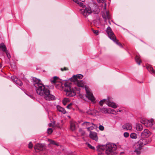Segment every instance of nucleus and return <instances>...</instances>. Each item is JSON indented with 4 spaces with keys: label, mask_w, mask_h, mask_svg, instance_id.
I'll return each mask as SVG.
<instances>
[{
    "label": "nucleus",
    "mask_w": 155,
    "mask_h": 155,
    "mask_svg": "<svg viewBox=\"0 0 155 155\" xmlns=\"http://www.w3.org/2000/svg\"><path fill=\"white\" fill-rule=\"evenodd\" d=\"M90 131L89 136L93 140L97 141L98 140V137L97 135V133L94 132Z\"/></svg>",
    "instance_id": "15"
},
{
    "label": "nucleus",
    "mask_w": 155,
    "mask_h": 155,
    "mask_svg": "<svg viewBox=\"0 0 155 155\" xmlns=\"http://www.w3.org/2000/svg\"><path fill=\"white\" fill-rule=\"evenodd\" d=\"M93 32L94 34H95L97 35L98 34V31L97 30H93Z\"/></svg>",
    "instance_id": "42"
},
{
    "label": "nucleus",
    "mask_w": 155,
    "mask_h": 155,
    "mask_svg": "<svg viewBox=\"0 0 155 155\" xmlns=\"http://www.w3.org/2000/svg\"><path fill=\"white\" fill-rule=\"evenodd\" d=\"M135 60L137 63L139 65L140 64L141 61L140 59V57L138 56H136L135 58Z\"/></svg>",
    "instance_id": "26"
},
{
    "label": "nucleus",
    "mask_w": 155,
    "mask_h": 155,
    "mask_svg": "<svg viewBox=\"0 0 155 155\" xmlns=\"http://www.w3.org/2000/svg\"><path fill=\"white\" fill-rule=\"evenodd\" d=\"M57 108L58 111L62 113L63 114H65L66 113L65 109L60 106H57Z\"/></svg>",
    "instance_id": "19"
},
{
    "label": "nucleus",
    "mask_w": 155,
    "mask_h": 155,
    "mask_svg": "<svg viewBox=\"0 0 155 155\" xmlns=\"http://www.w3.org/2000/svg\"><path fill=\"white\" fill-rule=\"evenodd\" d=\"M6 54L8 58H10L11 57L10 55V54L7 51H5Z\"/></svg>",
    "instance_id": "40"
},
{
    "label": "nucleus",
    "mask_w": 155,
    "mask_h": 155,
    "mask_svg": "<svg viewBox=\"0 0 155 155\" xmlns=\"http://www.w3.org/2000/svg\"><path fill=\"white\" fill-rule=\"evenodd\" d=\"M124 136L125 137H127L129 136V134L128 132H125L124 134Z\"/></svg>",
    "instance_id": "34"
},
{
    "label": "nucleus",
    "mask_w": 155,
    "mask_h": 155,
    "mask_svg": "<svg viewBox=\"0 0 155 155\" xmlns=\"http://www.w3.org/2000/svg\"><path fill=\"white\" fill-rule=\"evenodd\" d=\"M75 123L74 122H72L70 123V129L71 130H74L76 128L75 126Z\"/></svg>",
    "instance_id": "22"
},
{
    "label": "nucleus",
    "mask_w": 155,
    "mask_h": 155,
    "mask_svg": "<svg viewBox=\"0 0 155 155\" xmlns=\"http://www.w3.org/2000/svg\"><path fill=\"white\" fill-rule=\"evenodd\" d=\"M115 41H114L115 42L117 45H118L120 46L121 47H122V45H121V43H120L119 42H117V40L116 39V38L115 37Z\"/></svg>",
    "instance_id": "33"
},
{
    "label": "nucleus",
    "mask_w": 155,
    "mask_h": 155,
    "mask_svg": "<svg viewBox=\"0 0 155 155\" xmlns=\"http://www.w3.org/2000/svg\"><path fill=\"white\" fill-rule=\"evenodd\" d=\"M12 80L15 82L18 85L21 86L22 85V83L21 81L15 76H12L11 77Z\"/></svg>",
    "instance_id": "14"
},
{
    "label": "nucleus",
    "mask_w": 155,
    "mask_h": 155,
    "mask_svg": "<svg viewBox=\"0 0 155 155\" xmlns=\"http://www.w3.org/2000/svg\"><path fill=\"white\" fill-rule=\"evenodd\" d=\"M61 70L62 71L67 70V68H61Z\"/></svg>",
    "instance_id": "45"
},
{
    "label": "nucleus",
    "mask_w": 155,
    "mask_h": 155,
    "mask_svg": "<svg viewBox=\"0 0 155 155\" xmlns=\"http://www.w3.org/2000/svg\"><path fill=\"white\" fill-rule=\"evenodd\" d=\"M50 81L52 83L56 84L55 86L57 87L58 85L59 86H61V83H59L58 84H57V83L58 82L59 79L58 77L56 76H54L53 78H51Z\"/></svg>",
    "instance_id": "11"
},
{
    "label": "nucleus",
    "mask_w": 155,
    "mask_h": 155,
    "mask_svg": "<svg viewBox=\"0 0 155 155\" xmlns=\"http://www.w3.org/2000/svg\"><path fill=\"white\" fill-rule=\"evenodd\" d=\"M52 131L53 130L51 128H49L48 130V133L49 134H51Z\"/></svg>",
    "instance_id": "36"
},
{
    "label": "nucleus",
    "mask_w": 155,
    "mask_h": 155,
    "mask_svg": "<svg viewBox=\"0 0 155 155\" xmlns=\"http://www.w3.org/2000/svg\"><path fill=\"white\" fill-rule=\"evenodd\" d=\"M54 122L52 123H50L49 124V126L50 127H53L54 126Z\"/></svg>",
    "instance_id": "41"
},
{
    "label": "nucleus",
    "mask_w": 155,
    "mask_h": 155,
    "mask_svg": "<svg viewBox=\"0 0 155 155\" xmlns=\"http://www.w3.org/2000/svg\"><path fill=\"white\" fill-rule=\"evenodd\" d=\"M75 84L77 85L78 87H83L84 86V84L82 81L78 80L75 81H73Z\"/></svg>",
    "instance_id": "17"
},
{
    "label": "nucleus",
    "mask_w": 155,
    "mask_h": 155,
    "mask_svg": "<svg viewBox=\"0 0 155 155\" xmlns=\"http://www.w3.org/2000/svg\"><path fill=\"white\" fill-rule=\"evenodd\" d=\"M147 68L148 71H151L152 73L155 75V71L153 69V68L151 66H149L147 67Z\"/></svg>",
    "instance_id": "27"
},
{
    "label": "nucleus",
    "mask_w": 155,
    "mask_h": 155,
    "mask_svg": "<svg viewBox=\"0 0 155 155\" xmlns=\"http://www.w3.org/2000/svg\"><path fill=\"white\" fill-rule=\"evenodd\" d=\"M81 125L85 127L88 131H90L91 130H93L94 128L93 126H95V125L93 123L88 122H84L81 124Z\"/></svg>",
    "instance_id": "7"
},
{
    "label": "nucleus",
    "mask_w": 155,
    "mask_h": 155,
    "mask_svg": "<svg viewBox=\"0 0 155 155\" xmlns=\"http://www.w3.org/2000/svg\"><path fill=\"white\" fill-rule=\"evenodd\" d=\"M130 137L133 139H136L137 138V135L136 133H132L130 135Z\"/></svg>",
    "instance_id": "29"
},
{
    "label": "nucleus",
    "mask_w": 155,
    "mask_h": 155,
    "mask_svg": "<svg viewBox=\"0 0 155 155\" xmlns=\"http://www.w3.org/2000/svg\"><path fill=\"white\" fill-rule=\"evenodd\" d=\"M118 110H117L116 111L113 109H112L111 110V112L110 113H112V114H117V112H118Z\"/></svg>",
    "instance_id": "35"
},
{
    "label": "nucleus",
    "mask_w": 155,
    "mask_h": 155,
    "mask_svg": "<svg viewBox=\"0 0 155 155\" xmlns=\"http://www.w3.org/2000/svg\"><path fill=\"white\" fill-rule=\"evenodd\" d=\"M32 81L34 86L36 88V92L38 94L47 101L54 99V96L50 94L49 90L41 84L40 79L34 78L32 79Z\"/></svg>",
    "instance_id": "1"
},
{
    "label": "nucleus",
    "mask_w": 155,
    "mask_h": 155,
    "mask_svg": "<svg viewBox=\"0 0 155 155\" xmlns=\"http://www.w3.org/2000/svg\"><path fill=\"white\" fill-rule=\"evenodd\" d=\"M105 10L104 11L102 14V17L106 21L107 19H109L110 18V16L109 12Z\"/></svg>",
    "instance_id": "13"
},
{
    "label": "nucleus",
    "mask_w": 155,
    "mask_h": 155,
    "mask_svg": "<svg viewBox=\"0 0 155 155\" xmlns=\"http://www.w3.org/2000/svg\"><path fill=\"white\" fill-rule=\"evenodd\" d=\"M80 1L82 2H84V1L85 0H79Z\"/></svg>",
    "instance_id": "46"
},
{
    "label": "nucleus",
    "mask_w": 155,
    "mask_h": 155,
    "mask_svg": "<svg viewBox=\"0 0 155 155\" xmlns=\"http://www.w3.org/2000/svg\"><path fill=\"white\" fill-rule=\"evenodd\" d=\"M65 87L64 91L67 96L73 97L76 95V93H80V89L78 87H74L73 88L71 84L69 82H67L64 84Z\"/></svg>",
    "instance_id": "3"
},
{
    "label": "nucleus",
    "mask_w": 155,
    "mask_h": 155,
    "mask_svg": "<svg viewBox=\"0 0 155 155\" xmlns=\"http://www.w3.org/2000/svg\"><path fill=\"white\" fill-rule=\"evenodd\" d=\"M83 75L81 74H78L76 75H74L70 79V81H75L78 80V79H81L83 77Z\"/></svg>",
    "instance_id": "12"
},
{
    "label": "nucleus",
    "mask_w": 155,
    "mask_h": 155,
    "mask_svg": "<svg viewBox=\"0 0 155 155\" xmlns=\"http://www.w3.org/2000/svg\"><path fill=\"white\" fill-rule=\"evenodd\" d=\"M28 148L30 149L32 148L33 147V144L31 142H30L28 145Z\"/></svg>",
    "instance_id": "37"
},
{
    "label": "nucleus",
    "mask_w": 155,
    "mask_h": 155,
    "mask_svg": "<svg viewBox=\"0 0 155 155\" xmlns=\"http://www.w3.org/2000/svg\"><path fill=\"white\" fill-rule=\"evenodd\" d=\"M0 48L2 49V50L3 51H6V48L5 45L3 43H2L0 44Z\"/></svg>",
    "instance_id": "23"
},
{
    "label": "nucleus",
    "mask_w": 155,
    "mask_h": 155,
    "mask_svg": "<svg viewBox=\"0 0 155 155\" xmlns=\"http://www.w3.org/2000/svg\"><path fill=\"white\" fill-rule=\"evenodd\" d=\"M141 122L146 127H151L153 125V120H141Z\"/></svg>",
    "instance_id": "10"
},
{
    "label": "nucleus",
    "mask_w": 155,
    "mask_h": 155,
    "mask_svg": "<svg viewBox=\"0 0 155 155\" xmlns=\"http://www.w3.org/2000/svg\"><path fill=\"white\" fill-rule=\"evenodd\" d=\"M151 134L150 132L147 129L144 130L141 133V139L133 146L134 148L135 149L134 152L137 154H139L140 153L142 147L144 145L148 143L147 140L145 138L149 137Z\"/></svg>",
    "instance_id": "2"
},
{
    "label": "nucleus",
    "mask_w": 155,
    "mask_h": 155,
    "mask_svg": "<svg viewBox=\"0 0 155 155\" xmlns=\"http://www.w3.org/2000/svg\"><path fill=\"white\" fill-rule=\"evenodd\" d=\"M41 155H44V154H41Z\"/></svg>",
    "instance_id": "49"
},
{
    "label": "nucleus",
    "mask_w": 155,
    "mask_h": 155,
    "mask_svg": "<svg viewBox=\"0 0 155 155\" xmlns=\"http://www.w3.org/2000/svg\"><path fill=\"white\" fill-rule=\"evenodd\" d=\"M99 128L100 130H104V127L102 125H100L99 126Z\"/></svg>",
    "instance_id": "39"
},
{
    "label": "nucleus",
    "mask_w": 155,
    "mask_h": 155,
    "mask_svg": "<svg viewBox=\"0 0 155 155\" xmlns=\"http://www.w3.org/2000/svg\"><path fill=\"white\" fill-rule=\"evenodd\" d=\"M119 111L120 112L121 111V110H120Z\"/></svg>",
    "instance_id": "48"
},
{
    "label": "nucleus",
    "mask_w": 155,
    "mask_h": 155,
    "mask_svg": "<svg viewBox=\"0 0 155 155\" xmlns=\"http://www.w3.org/2000/svg\"><path fill=\"white\" fill-rule=\"evenodd\" d=\"M97 0V1L100 3H104V6H105V7H104V9H106V4L104 2V0Z\"/></svg>",
    "instance_id": "31"
},
{
    "label": "nucleus",
    "mask_w": 155,
    "mask_h": 155,
    "mask_svg": "<svg viewBox=\"0 0 155 155\" xmlns=\"http://www.w3.org/2000/svg\"><path fill=\"white\" fill-rule=\"evenodd\" d=\"M86 144L87 146L90 149L92 150H94L95 148L94 147L92 146L91 144L88 143H86Z\"/></svg>",
    "instance_id": "32"
},
{
    "label": "nucleus",
    "mask_w": 155,
    "mask_h": 155,
    "mask_svg": "<svg viewBox=\"0 0 155 155\" xmlns=\"http://www.w3.org/2000/svg\"><path fill=\"white\" fill-rule=\"evenodd\" d=\"M1 67V64H0V68Z\"/></svg>",
    "instance_id": "47"
},
{
    "label": "nucleus",
    "mask_w": 155,
    "mask_h": 155,
    "mask_svg": "<svg viewBox=\"0 0 155 155\" xmlns=\"http://www.w3.org/2000/svg\"><path fill=\"white\" fill-rule=\"evenodd\" d=\"M122 128L124 129L130 130L132 129V126L131 124H127L123 126Z\"/></svg>",
    "instance_id": "18"
},
{
    "label": "nucleus",
    "mask_w": 155,
    "mask_h": 155,
    "mask_svg": "<svg viewBox=\"0 0 155 155\" xmlns=\"http://www.w3.org/2000/svg\"><path fill=\"white\" fill-rule=\"evenodd\" d=\"M106 104L109 106L111 107L114 108H117V107L115 103L110 101L109 100L107 101Z\"/></svg>",
    "instance_id": "16"
},
{
    "label": "nucleus",
    "mask_w": 155,
    "mask_h": 155,
    "mask_svg": "<svg viewBox=\"0 0 155 155\" xmlns=\"http://www.w3.org/2000/svg\"><path fill=\"white\" fill-rule=\"evenodd\" d=\"M48 141L50 142V143L51 144H54L56 145L57 146H58L59 145V144L56 143L55 141L52 140H51L48 139Z\"/></svg>",
    "instance_id": "25"
},
{
    "label": "nucleus",
    "mask_w": 155,
    "mask_h": 155,
    "mask_svg": "<svg viewBox=\"0 0 155 155\" xmlns=\"http://www.w3.org/2000/svg\"><path fill=\"white\" fill-rule=\"evenodd\" d=\"M106 145H99L97 147V150L99 151H103L105 149H106Z\"/></svg>",
    "instance_id": "21"
},
{
    "label": "nucleus",
    "mask_w": 155,
    "mask_h": 155,
    "mask_svg": "<svg viewBox=\"0 0 155 155\" xmlns=\"http://www.w3.org/2000/svg\"><path fill=\"white\" fill-rule=\"evenodd\" d=\"M69 101V99L67 98H64L62 100L63 104L64 105H65Z\"/></svg>",
    "instance_id": "28"
},
{
    "label": "nucleus",
    "mask_w": 155,
    "mask_h": 155,
    "mask_svg": "<svg viewBox=\"0 0 155 155\" xmlns=\"http://www.w3.org/2000/svg\"><path fill=\"white\" fill-rule=\"evenodd\" d=\"M136 129L138 131H141L143 129L142 125L139 124H137L136 125Z\"/></svg>",
    "instance_id": "24"
},
{
    "label": "nucleus",
    "mask_w": 155,
    "mask_h": 155,
    "mask_svg": "<svg viewBox=\"0 0 155 155\" xmlns=\"http://www.w3.org/2000/svg\"><path fill=\"white\" fill-rule=\"evenodd\" d=\"M81 6L82 7L84 8L85 6L83 5V3L82 6H81L80 5V4H78ZM81 13L85 17H87L88 14L93 13H97L99 12V10L98 9L97 6L94 5H92L91 6H87L85 8H83V9L80 10Z\"/></svg>",
    "instance_id": "4"
},
{
    "label": "nucleus",
    "mask_w": 155,
    "mask_h": 155,
    "mask_svg": "<svg viewBox=\"0 0 155 155\" xmlns=\"http://www.w3.org/2000/svg\"><path fill=\"white\" fill-rule=\"evenodd\" d=\"M106 31L109 37L114 41H115L114 39H115L116 37L110 27H107Z\"/></svg>",
    "instance_id": "9"
},
{
    "label": "nucleus",
    "mask_w": 155,
    "mask_h": 155,
    "mask_svg": "<svg viewBox=\"0 0 155 155\" xmlns=\"http://www.w3.org/2000/svg\"><path fill=\"white\" fill-rule=\"evenodd\" d=\"M34 148L36 152H38L45 150L46 147L44 144L38 143L35 146Z\"/></svg>",
    "instance_id": "8"
},
{
    "label": "nucleus",
    "mask_w": 155,
    "mask_h": 155,
    "mask_svg": "<svg viewBox=\"0 0 155 155\" xmlns=\"http://www.w3.org/2000/svg\"><path fill=\"white\" fill-rule=\"evenodd\" d=\"M99 111L102 113H108L109 109L105 108H99Z\"/></svg>",
    "instance_id": "20"
},
{
    "label": "nucleus",
    "mask_w": 155,
    "mask_h": 155,
    "mask_svg": "<svg viewBox=\"0 0 155 155\" xmlns=\"http://www.w3.org/2000/svg\"><path fill=\"white\" fill-rule=\"evenodd\" d=\"M79 132L82 135L84 134V133H85L84 132V131H83L82 130H81V129L80 130Z\"/></svg>",
    "instance_id": "44"
},
{
    "label": "nucleus",
    "mask_w": 155,
    "mask_h": 155,
    "mask_svg": "<svg viewBox=\"0 0 155 155\" xmlns=\"http://www.w3.org/2000/svg\"><path fill=\"white\" fill-rule=\"evenodd\" d=\"M107 101L106 99H103L101 100L99 102L100 105L101 106H102L104 102H106V103Z\"/></svg>",
    "instance_id": "30"
},
{
    "label": "nucleus",
    "mask_w": 155,
    "mask_h": 155,
    "mask_svg": "<svg viewBox=\"0 0 155 155\" xmlns=\"http://www.w3.org/2000/svg\"><path fill=\"white\" fill-rule=\"evenodd\" d=\"M93 112L92 113H89L88 114H92L93 115H94V114H93L94 113L95 114H96L98 112L97 110H94L93 111Z\"/></svg>",
    "instance_id": "38"
},
{
    "label": "nucleus",
    "mask_w": 155,
    "mask_h": 155,
    "mask_svg": "<svg viewBox=\"0 0 155 155\" xmlns=\"http://www.w3.org/2000/svg\"><path fill=\"white\" fill-rule=\"evenodd\" d=\"M117 147L114 143H108L106 145V153L107 155H113L115 153L114 152L116 150Z\"/></svg>",
    "instance_id": "5"
},
{
    "label": "nucleus",
    "mask_w": 155,
    "mask_h": 155,
    "mask_svg": "<svg viewBox=\"0 0 155 155\" xmlns=\"http://www.w3.org/2000/svg\"><path fill=\"white\" fill-rule=\"evenodd\" d=\"M85 88L86 92V97L92 102H94L95 98L92 93L91 92L90 90L85 86Z\"/></svg>",
    "instance_id": "6"
},
{
    "label": "nucleus",
    "mask_w": 155,
    "mask_h": 155,
    "mask_svg": "<svg viewBox=\"0 0 155 155\" xmlns=\"http://www.w3.org/2000/svg\"><path fill=\"white\" fill-rule=\"evenodd\" d=\"M72 105V104L70 103L69 104H68L67 107V108L68 109H70L71 108V106Z\"/></svg>",
    "instance_id": "43"
}]
</instances>
